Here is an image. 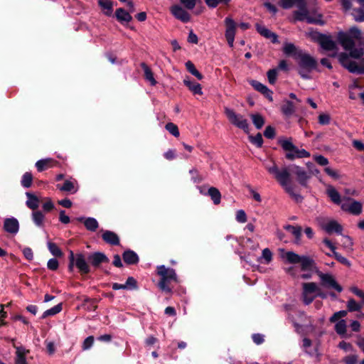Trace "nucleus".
<instances>
[{"label":"nucleus","instance_id":"obj_29","mask_svg":"<svg viewBox=\"0 0 364 364\" xmlns=\"http://www.w3.org/2000/svg\"><path fill=\"white\" fill-rule=\"evenodd\" d=\"M123 259L128 264H134L139 262V257L132 250H127L123 253Z\"/></svg>","mask_w":364,"mask_h":364},{"label":"nucleus","instance_id":"obj_3","mask_svg":"<svg viewBox=\"0 0 364 364\" xmlns=\"http://www.w3.org/2000/svg\"><path fill=\"white\" fill-rule=\"evenodd\" d=\"M298 72L304 79H309L310 73L316 69L317 62L310 55L300 52L298 55Z\"/></svg>","mask_w":364,"mask_h":364},{"label":"nucleus","instance_id":"obj_37","mask_svg":"<svg viewBox=\"0 0 364 364\" xmlns=\"http://www.w3.org/2000/svg\"><path fill=\"white\" fill-rule=\"evenodd\" d=\"M57 187L62 191H67L71 193H75L77 188H75L74 183L70 181H65L63 186L58 185Z\"/></svg>","mask_w":364,"mask_h":364},{"label":"nucleus","instance_id":"obj_55","mask_svg":"<svg viewBox=\"0 0 364 364\" xmlns=\"http://www.w3.org/2000/svg\"><path fill=\"white\" fill-rule=\"evenodd\" d=\"M198 0H180L181 4L187 9L192 10L195 8Z\"/></svg>","mask_w":364,"mask_h":364},{"label":"nucleus","instance_id":"obj_11","mask_svg":"<svg viewBox=\"0 0 364 364\" xmlns=\"http://www.w3.org/2000/svg\"><path fill=\"white\" fill-rule=\"evenodd\" d=\"M341 208L343 210L348 212L353 215H358L362 212V204L350 198L343 199Z\"/></svg>","mask_w":364,"mask_h":364},{"label":"nucleus","instance_id":"obj_58","mask_svg":"<svg viewBox=\"0 0 364 364\" xmlns=\"http://www.w3.org/2000/svg\"><path fill=\"white\" fill-rule=\"evenodd\" d=\"M262 259L265 260L266 264H269L272 259V252L268 248H265L262 251Z\"/></svg>","mask_w":364,"mask_h":364},{"label":"nucleus","instance_id":"obj_15","mask_svg":"<svg viewBox=\"0 0 364 364\" xmlns=\"http://www.w3.org/2000/svg\"><path fill=\"white\" fill-rule=\"evenodd\" d=\"M321 226L323 230H324L327 233L332 234L336 232L338 235L342 234L343 228L342 226L336 220H330L326 222H323L321 224Z\"/></svg>","mask_w":364,"mask_h":364},{"label":"nucleus","instance_id":"obj_27","mask_svg":"<svg viewBox=\"0 0 364 364\" xmlns=\"http://www.w3.org/2000/svg\"><path fill=\"white\" fill-rule=\"evenodd\" d=\"M79 221H83L84 225L87 230L95 232L99 227L97 220L94 218H79Z\"/></svg>","mask_w":364,"mask_h":364},{"label":"nucleus","instance_id":"obj_21","mask_svg":"<svg viewBox=\"0 0 364 364\" xmlns=\"http://www.w3.org/2000/svg\"><path fill=\"white\" fill-rule=\"evenodd\" d=\"M102 237L103 240L111 245H119V238L118 235L110 230H105L103 232L102 235Z\"/></svg>","mask_w":364,"mask_h":364},{"label":"nucleus","instance_id":"obj_47","mask_svg":"<svg viewBox=\"0 0 364 364\" xmlns=\"http://www.w3.org/2000/svg\"><path fill=\"white\" fill-rule=\"evenodd\" d=\"M51 160L49 159H41L36 163V166L38 171H42L46 169L49 166Z\"/></svg>","mask_w":364,"mask_h":364},{"label":"nucleus","instance_id":"obj_4","mask_svg":"<svg viewBox=\"0 0 364 364\" xmlns=\"http://www.w3.org/2000/svg\"><path fill=\"white\" fill-rule=\"evenodd\" d=\"M337 38L338 43L341 45L343 49L349 51V55L350 57L355 59H359L363 55V50L362 48H355V40L352 38L347 33L343 31L339 32L338 33Z\"/></svg>","mask_w":364,"mask_h":364},{"label":"nucleus","instance_id":"obj_63","mask_svg":"<svg viewBox=\"0 0 364 364\" xmlns=\"http://www.w3.org/2000/svg\"><path fill=\"white\" fill-rule=\"evenodd\" d=\"M330 119V116L327 114H321L318 116V123L322 125L328 124Z\"/></svg>","mask_w":364,"mask_h":364},{"label":"nucleus","instance_id":"obj_26","mask_svg":"<svg viewBox=\"0 0 364 364\" xmlns=\"http://www.w3.org/2000/svg\"><path fill=\"white\" fill-rule=\"evenodd\" d=\"M115 16L117 21L122 24L128 23L132 20V17L129 13L122 8H119L116 10Z\"/></svg>","mask_w":364,"mask_h":364},{"label":"nucleus","instance_id":"obj_32","mask_svg":"<svg viewBox=\"0 0 364 364\" xmlns=\"http://www.w3.org/2000/svg\"><path fill=\"white\" fill-rule=\"evenodd\" d=\"M31 218L33 222L37 227H43L45 215L41 211L38 210L33 211V213H31Z\"/></svg>","mask_w":364,"mask_h":364},{"label":"nucleus","instance_id":"obj_50","mask_svg":"<svg viewBox=\"0 0 364 364\" xmlns=\"http://www.w3.org/2000/svg\"><path fill=\"white\" fill-rule=\"evenodd\" d=\"M189 173L191 175V180L195 183H199L203 180L202 176H200L198 171L195 168L190 170Z\"/></svg>","mask_w":364,"mask_h":364},{"label":"nucleus","instance_id":"obj_33","mask_svg":"<svg viewBox=\"0 0 364 364\" xmlns=\"http://www.w3.org/2000/svg\"><path fill=\"white\" fill-rule=\"evenodd\" d=\"M183 83L189 88L193 94L203 95L202 88L199 83L185 79Z\"/></svg>","mask_w":364,"mask_h":364},{"label":"nucleus","instance_id":"obj_19","mask_svg":"<svg viewBox=\"0 0 364 364\" xmlns=\"http://www.w3.org/2000/svg\"><path fill=\"white\" fill-rule=\"evenodd\" d=\"M14 347L16 348V364H27L26 356L29 353V350L22 346H16L14 344Z\"/></svg>","mask_w":364,"mask_h":364},{"label":"nucleus","instance_id":"obj_46","mask_svg":"<svg viewBox=\"0 0 364 364\" xmlns=\"http://www.w3.org/2000/svg\"><path fill=\"white\" fill-rule=\"evenodd\" d=\"M347 311L341 310L335 312L329 318V321L331 323H335L338 320H341V318H344L347 316Z\"/></svg>","mask_w":364,"mask_h":364},{"label":"nucleus","instance_id":"obj_61","mask_svg":"<svg viewBox=\"0 0 364 364\" xmlns=\"http://www.w3.org/2000/svg\"><path fill=\"white\" fill-rule=\"evenodd\" d=\"M58 266H59L58 261L55 258L50 259L47 264L48 268L52 271L57 270L58 268Z\"/></svg>","mask_w":364,"mask_h":364},{"label":"nucleus","instance_id":"obj_12","mask_svg":"<svg viewBox=\"0 0 364 364\" xmlns=\"http://www.w3.org/2000/svg\"><path fill=\"white\" fill-rule=\"evenodd\" d=\"M318 275L321 279V284L323 287L334 289L338 292H341L343 291L342 287L338 284L333 275L330 274H324L321 272H318Z\"/></svg>","mask_w":364,"mask_h":364},{"label":"nucleus","instance_id":"obj_60","mask_svg":"<svg viewBox=\"0 0 364 364\" xmlns=\"http://www.w3.org/2000/svg\"><path fill=\"white\" fill-rule=\"evenodd\" d=\"M236 220L237 222L244 223L247 221V215L244 210H239L236 213Z\"/></svg>","mask_w":364,"mask_h":364},{"label":"nucleus","instance_id":"obj_57","mask_svg":"<svg viewBox=\"0 0 364 364\" xmlns=\"http://www.w3.org/2000/svg\"><path fill=\"white\" fill-rule=\"evenodd\" d=\"M250 141L252 144L256 145L257 147H261L263 144V139L261 134L258 133L255 136H250Z\"/></svg>","mask_w":364,"mask_h":364},{"label":"nucleus","instance_id":"obj_25","mask_svg":"<svg viewBox=\"0 0 364 364\" xmlns=\"http://www.w3.org/2000/svg\"><path fill=\"white\" fill-rule=\"evenodd\" d=\"M326 193L333 203L341 205L343 200H341V195L333 186H328Z\"/></svg>","mask_w":364,"mask_h":364},{"label":"nucleus","instance_id":"obj_10","mask_svg":"<svg viewBox=\"0 0 364 364\" xmlns=\"http://www.w3.org/2000/svg\"><path fill=\"white\" fill-rule=\"evenodd\" d=\"M303 291L302 297L304 303L306 305L310 304L315 298L319 287L314 282H307L302 284Z\"/></svg>","mask_w":364,"mask_h":364},{"label":"nucleus","instance_id":"obj_16","mask_svg":"<svg viewBox=\"0 0 364 364\" xmlns=\"http://www.w3.org/2000/svg\"><path fill=\"white\" fill-rule=\"evenodd\" d=\"M4 229L6 232L16 235L19 230L18 220L14 217L6 218L4 222Z\"/></svg>","mask_w":364,"mask_h":364},{"label":"nucleus","instance_id":"obj_56","mask_svg":"<svg viewBox=\"0 0 364 364\" xmlns=\"http://www.w3.org/2000/svg\"><path fill=\"white\" fill-rule=\"evenodd\" d=\"M54 207L53 203L49 198L45 199V203L42 205L43 210L46 213L51 211Z\"/></svg>","mask_w":364,"mask_h":364},{"label":"nucleus","instance_id":"obj_23","mask_svg":"<svg viewBox=\"0 0 364 364\" xmlns=\"http://www.w3.org/2000/svg\"><path fill=\"white\" fill-rule=\"evenodd\" d=\"M26 196L27 197V200L26 201V206L33 211L37 210L39 207L40 199L31 192H26Z\"/></svg>","mask_w":364,"mask_h":364},{"label":"nucleus","instance_id":"obj_53","mask_svg":"<svg viewBox=\"0 0 364 364\" xmlns=\"http://www.w3.org/2000/svg\"><path fill=\"white\" fill-rule=\"evenodd\" d=\"M296 47L293 43H286L284 45L283 51L286 55H291L296 52Z\"/></svg>","mask_w":364,"mask_h":364},{"label":"nucleus","instance_id":"obj_45","mask_svg":"<svg viewBox=\"0 0 364 364\" xmlns=\"http://www.w3.org/2000/svg\"><path fill=\"white\" fill-rule=\"evenodd\" d=\"M346 33L354 40H360L362 37L361 31L356 26L351 27Z\"/></svg>","mask_w":364,"mask_h":364},{"label":"nucleus","instance_id":"obj_14","mask_svg":"<svg viewBox=\"0 0 364 364\" xmlns=\"http://www.w3.org/2000/svg\"><path fill=\"white\" fill-rule=\"evenodd\" d=\"M172 15L183 23H187L191 19L190 14L181 6L173 5L170 9Z\"/></svg>","mask_w":364,"mask_h":364},{"label":"nucleus","instance_id":"obj_35","mask_svg":"<svg viewBox=\"0 0 364 364\" xmlns=\"http://www.w3.org/2000/svg\"><path fill=\"white\" fill-rule=\"evenodd\" d=\"M208 195L210 196L213 203L218 205L220 203L221 194L219 190L215 187H210L208 189Z\"/></svg>","mask_w":364,"mask_h":364},{"label":"nucleus","instance_id":"obj_52","mask_svg":"<svg viewBox=\"0 0 364 364\" xmlns=\"http://www.w3.org/2000/svg\"><path fill=\"white\" fill-rule=\"evenodd\" d=\"M277 70L271 69L267 72V78L270 84L274 85L276 82L277 78Z\"/></svg>","mask_w":364,"mask_h":364},{"label":"nucleus","instance_id":"obj_31","mask_svg":"<svg viewBox=\"0 0 364 364\" xmlns=\"http://www.w3.org/2000/svg\"><path fill=\"white\" fill-rule=\"evenodd\" d=\"M284 228L291 232L294 237H295V242L296 244L300 243L301 237V228L299 226H293L291 225H287L284 227Z\"/></svg>","mask_w":364,"mask_h":364},{"label":"nucleus","instance_id":"obj_17","mask_svg":"<svg viewBox=\"0 0 364 364\" xmlns=\"http://www.w3.org/2000/svg\"><path fill=\"white\" fill-rule=\"evenodd\" d=\"M318 43L321 47L328 51H336V43L331 39L330 36L321 34L318 37Z\"/></svg>","mask_w":364,"mask_h":364},{"label":"nucleus","instance_id":"obj_34","mask_svg":"<svg viewBox=\"0 0 364 364\" xmlns=\"http://www.w3.org/2000/svg\"><path fill=\"white\" fill-rule=\"evenodd\" d=\"M141 67L144 70L146 80L149 81L151 85H155L156 84V81L154 77V74L150 68L144 63L141 64Z\"/></svg>","mask_w":364,"mask_h":364},{"label":"nucleus","instance_id":"obj_59","mask_svg":"<svg viewBox=\"0 0 364 364\" xmlns=\"http://www.w3.org/2000/svg\"><path fill=\"white\" fill-rule=\"evenodd\" d=\"M125 286L127 287V289H136L137 288V285H136V279L134 277H128L127 281H126Z\"/></svg>","mask_w":364,"mask_h":364},{"label":"nucleus","instance_id":"obj_28","mask_svg":"<svg viewBox=\"0 0 364 364\" xmlns=\"http://www.w3.org/2000/svg\"><path fill=\"white\" fill-rule=\"evenodd\" d=\"M334 330L341 338H346L347 333V323L346 320L341 319L335 322Z\"/></svg>","mask_w":364,"mask_h":364},{"label":"nucleus","instance_id":"obj_62","mask_svg":"<svg viewBox=\"0 0 364 364\" xmlns=\"http://www.w3.org/2000/svg\"><path fill=\"white\" fill-rule=\"evenodd\" d=\"M314 159L321 166H326L328 164V159L322 155H316Z\"/></svg>","mask_w":364,"mask_h":364},{"label":"nucleus","instance_id":"obj_20","mask_svg":"<svg viewBox=\"0 0 364 364\" xmlns=\"http://www.w3.org/2000/svg\"><path fill=\"white\" fill-rule=\"evenodd\" d=\"M251 85L257 91L263 94L270 101L273 100L272 91H271L266 85L256 80H252L251 82Z\"/></svg>","mask_w":364,"mask_h":364},{"label":"nucleus","instance_id":"obj_38","mask_svg":"<svg viewBox=\"0 0 364 364\" xmlns=\"http://www.w3.org/2000/svg\"><path fill=\"white\" fill-rule=\"evenodd\" d=\"M62 310V305L60 304L55 305V306L46 310L43 314L42 318H45L47 316H54Z\"/></svg>","mask_w":364,"mask_h":364},{"label":"nucleus","instance_id":"obj_9","mask_svg":"<svg viewBox=\"0 0 364 364\" xmlns=\"http://www.w3.org/2000/svg\"><path fill=\"white\" fill-rule=\"evenodd\" d=\"M225 112L229 121L232 124L240 129H242L245 132H248L249 126L247 120L245 119L242 115L237 114L232 109L228 107L225 109Z\"/></svg>","mask_w":364,"mask_h":364},{"label":"nucleus","instance_id":"obj_42","mask_svg":"<svg viewBox=\"0 0 364 364\" xmlns=\"http://www.w3.org/2000/svg\"><path fill=\"white\" fill-rule=\"evenodd\" d=\"M251 118L252 120V122L255 127L257 129H261L264 124V118L259 114H252Z\"/></svg>","mask_w":364,"mask_h":364},{"label":"nucleus","instance_id":"obj_49","mask_svg":"<svg viewBox=\"0 0 364 364\" xmlns=\"http://www.w3.org/2000/svg\"><path fill=\"white\" fill-rule=\"evenodd\" d=\"M347 307L349 311H359L362 308V306L354 299H351L348 301Z\"/></svg>","mask_w":364,"mask_h":364},{"label":"nucleus","instance_id":"obj_30","mask_svg":"<svg viewBox=\"0 0 364 364\" xmlns=\"http://www.w3.org/2000/svg\"><path fill=\"white\" fill-rule=\"evenodd\" d=\"M99 6L103 9V13L111 16L113 11V2L111 0H98Z\"/></svg>","mask_w":364,"mask_h":364},{"label":"nucleus","instance_id":"obj_43","mask_svg":"<svg viewBox=\"0 0 364 364\" xmlns=\"http://www.w3.org/2000/svg\"><path fill=\"white\" fill-rule=\"evenodd\" d=\"M48 248L50 253L55 257H61L63 256V252L57 246V245L52 242H48Z\"/></svg>","mask_w":364,"mask_h":364},{"label":"nucleus","instance_id":"obj_2","mask_svg":"<svg viewBox=\"0 0 364 364\" xmlns=\"http://www.w3.org/2000/svg\"><path fill=\"white\" fill-rule=\"evenodd\" d=\"M157 274L160 277L158 284L159 289L165 292H171V289L168 284L171 282H178V278L175 270L172 268L166 267L165 265H159L156 267Z\"/></svg>","mask_w":364,"mask_h":364},{"label":"nucleus","instance_id":"obj_44","mask_svg":"<svg viewBox=\"0 0 364 364\" xmlns=\"http://www.w3.org/2000/svg\"><path fill=\"white\" fill-rule=\"evenodd\" d=\"M33 177L31 173L26 172L25 173L21 178V185L24 188H29L32 184Z\"/></svg>","mask_w":364,"mask_h":364},{"label":"nucleus","instance_id":"obj_18","mask_svg":"<svg viewBox=\"0 0 364 364\" xmlns=\"http://www.w3.org/2000/svg\"><path fill=\"white\" fill-rule=\"evenodd\" d=\"M87 259L90 264L95 267H98L103 262H109L107 257L102 252H95L94 254L89 255Z\"/></svg>","mask_w":364,"mask_h":364},{"label":"nucleus","instance_id":"obj_41","mask_svg":"<svg viewBox=\"0 0 364 364\" xmlns=\"http://www.w3.org/2000/svg\"><path fill=\"white\" fill-rule=\"evenodd\" d=\"M301 1L302 0H280L279 4L283 9H289L293 6H298Z\"/></svg>","mask_w":364,"mask_h":364},{"label":"nucleus","instance_id":"obj_5","mask_svg":"<svg viewBox=\"0 0 364 364\" xmlns=\"http://www.w3.org/2000/svg\"><path fill=\"white\" fill-rule=\"evenodd\" d=\"M297 8L298 11L294 12L295 18L298 21H306L309 23H315L323 25L324 22L322 21L321 14H316L312 16L309 15V11L306 8V3L304 0L300 1Z\"/></svg>","mask_w":364,"mask_h":364},{"label":"nucleus","instance_id":"obj_36","mask_svg":"<svg viewBox=\"0 0 364 364\" xmlns=\"http://www.w3.org/2000/svg\"><path fill=\"white\" fill-rule=\"evenodd\" d=\"M282 113L286 116H291L294 112V105L292 102H285L281 107Z\"/></svg>","mask_w":364,"mask_h":364},{"label":"nucleus","instance_id":"obj_24","mask_svg":"<svg viewBox=\"0 0 364 364\" xmlns=\"http://www.w3.org/2000/svg\"><path fill=\"white\" fill-rule=\"evenodd\" d=\"M256 28L258 33L266 38H269L272 43L278 42L277 36L264 26L257 23Z\"/></svg>","mask_w":364,"mask_h":364},{"label":"nucleus","instance_id":"obj_13","mask_svg":"<svg viewBox=\"0 0 364 364\" xmlns=\"http://www.w3.org/2000/svg\"><path fill=\"white\" fill-rule=\"evenodd\" d=\"M225 23L226 26L225 38L227 39L228 45L230 47H233L236 23L230 17H227L225 18Z\"/></svg>","mask_w":364,"mask_h":364},{"label":"nucleus","instance_id":"obj_22","mask_svg":"<svg viewBox=\"0 0 364 364\" xmlns=\"http://www.w3.org/2000/svg\"><path fill=\"white\" fill-rule=\"evenodd\" d=\"M75 265L82 274H87L88 272H90V267L87 263L83 255H76Z\"/></svg>","mask_w":364,"mask_h":364},{"label":"nucleus","instance_id":"obj_54","mask_svg":"<svg viewBox=\"0 0 364 364\" xmlns=\"http://www.w3.org/2000/svg\"><path fill=\"white\" fill-rule=\"evenodd\" d=\"M94 343V337L92 336L87 337L83 341L82 348L83 350L90 349Z\"/></svg>","mask_w":364,"mask_h":364},{"label":"nucleus","instance_id":"obj_64","mask_svg":"<svg viewBox=\"0 0 364 364\" xmlns=\"http://www.w3.org/2000/svg\"><path fill=\"white\" fill-rule=\"evenodd\" d=\"M264 135L267 139H273L275 136L274 129L270 126L267 127L264 132Z\"/></svg>","mask_w":364,"mask_h":364},{"label":"nucleus","instance_id":"obj_51","mask_svg":"<svg viewBox=\"0 0 364 364\" xmlns=\"http://www.w3.org/2000/svg\"><path fill=\"white\" fill-rule=\"evenodd\" d=\"M333 255L334 256L336 259L337 261H338L339 262H341V264H343L347 267H350L351 264H350V261L347 258H346L345 257L342 256L341 254L337 252L336 251L333 253Z\"/></svg>","mask_w":364,"mask_h":364},{"label":"nucleus","instance_id":"obj_7","mask_svg":"<svg viewBox=\"0 0 364 364\" xmlns=\"http://www.w3.org/2000/svg\"><path fill=\"white\" fill-rule=\"evenodd\" d=\"M287 260L291 264H301V270L313 272L316 268L314 261L307 256H300L294 252H287L285 255Z\"/></svg>","mask_w":364,"mask_h":364},{"label":"nucleus","instance_id":"obj_40","mask_svg":"<svg viewBox=\"0 0 364 364\" xmlns=\"http://www.w3.org/2000/svg\"><path fill=\"white\" fill-rule=\"evenodd\" d=\"M186 69L190 72L193 75L196 77L198 80H201L203 78V75L198 72V70L196 68L193 63L191 61H188L186 63Z\"/></svg>","mask_w":364,"mask_h":364},{"label":"nucleus","instance_id":"obj_48","mask_svg":"<svg viewBox=\"0 0 364 364\" xmlns=\"http://www.w3.org/2000/svg\"><path fill=\"white\" fill-rule=\"evenodd\" d=\"M166 129L172 135L178 137L180 134L178 127L172 122H168L166 124Z\"/></svg>","mask_w":364,"mask_h":364},{"label":"nucleus","instance_id":"obj_8","mask_svg":"<svg viewBox=\"0 0 364 364\" xmlns=\"http://www.w3.org/2000/svg\"><path fill=\"white\" fill-rule=\"evenodd\" d=\"M339 61L350 73L364 74V58L360 60V65H358L356 62L350 60L346 53H342L339 55Z\"/></svg>","mask_w":364,"mask_h":364},{"label":"nucleus","instance_id":"obj_6","mask_svg":"<svg viewBox=\"0 0 364 364\" xmlns=\"http://www.w3.org/2000/svg\"><path fill=\"white\" fill-rule=\"evenodd\" d=\"M279 144L284 151H288L286 154V158L289 160L308 158L311 156L309 151L304 149H298L290 140L282 139L279 141Z\"/></svg>","mask_w":364,"mask_h":364},{"label":"nucleus","instance_id":"obj_39","mask_svg":"<svg viewBox=\"0 0 364 364\" xmlns=\"http://www.w3.org/2000/svg\"><path fill=\"white\" fill-rule=\"evenodd\" d=\"M352 15L355 19V21L358 22H363L364 21V8L362 6L360 8L354 9L352 12Z\"/></svg>","mask_w":364,"mask_h":364},{"label":"nucleus","instance_id":"obj_1","mask_svg":"<svg viewBox=\"0 0 364 364\" xmlns=\"http://www.w3.org/2000/svg\"><path fill=\"white\" fill-rule=\"evenodd\" d=\"M266 168L269 173L274 176L280 186L296 202L302 200V196L295 192V188L291 185L290 171H292L296 176L299 184L304 187L307 186L308 180L311 178V174L303 168L296 165H291L289 167L284 166L279 169L276 164H273L272 166H266Z\"/></svg>","mask_w":364,"mask_h":364}]
</instances>
